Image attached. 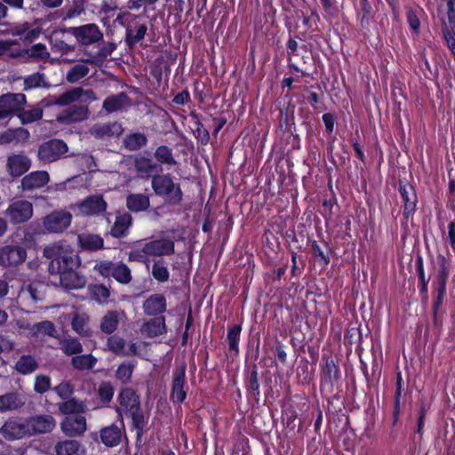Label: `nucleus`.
Masks as SVG:
<instances>
[{
	"mask_svg": "<svg viewBox=\"0 0 455 455\" xmlns=\"http://www.w3.org/2000/svg\"><path fill=\"white\" fill-rule=\"evenodd\" d=\"M44 256L50 260L49 273L53 275L61 269L77 268L80 262L77 253L64 242H57L44 249Z\"/></svg>",
	"mask_w": 455,
	"mask_h": 455,
	"instance_id": "f257e3e1",
	"label": "nucleus"
},
{
	"mask_svg": "<svg viewBox=\"0 0 455 455\" xmlns=\"http://www.w3.org/2000/svg\"><path fill=\"white\" fill-rule=\"evenodd\" d=\"M154 193L164 197L168 204L179 205L183 199L180 185L173 180L170 173L154 175L151 180Z\"/></svg>",
	"mask_w": 455,
	"mask_h": 455,
	"instance_id": "f03ea898",
	"label": "nucleus"
},
{
	"mask_svg": "<svg viewBox=\"0 0 455 455\" xmlns=\"http://www.w3.org/2000/svg\"><path fill=\"white\" fill-rule=\"evenodd\" d=\"M107 202L100 195L87 196L84 200L72 204L70 209L76 216H100L106 212Z\"/></svg>",
	"mask_w": 455,
	"mask_h": 455,
	"instance_id": "7ed1b4c3",
	"label": "nucleus"
},
{
	"mask_svg": "<svg viewBox=\"0 0 455 455\" xmlns=\"http://www.w3.org/2000/svg\"><path fill=\"white\" fill-rule=\"evenodd\" d=\"M33 204L28 200L20 199L12 202L4 213L12 224L25 223L33 216Z\"/></svg>",
	"mask_w": 455,
	"mask_h": 455,
	"instance_id": "20e7f679",
	"label": "nucleus"
},
{
	"mask_svg": "<svg viewBox=\"0 0 455 455\" xmlns=\"http://www.w3.org/2000/svg\"><path fill=\"white\" fill-rule=\"evenodd\" d=\"M72 214L64 210L53 211L43 219V227L48 233H62L71 224Z\"/></svg>",
	"mask_w": 455,
	"mask_h": 455,
	"instance_id": "39448f33",
	"label": "nucleus"
},
{
	"mask_svg": "<svg viewBox=\"0 0 455 455\" xmlns=\"http://www.w3.org/2000/svg\"><path fill=\"white\" fill-rule=\"evenodd\" d=\"M27 99L23 93H7L0 96V120L12 115L18 116L21 108L25 107Z\"/></svg>",
	"mask_w": 455,
	"mask_h": 455,
	"instance_id": "423d86ee",
	"label": "nucleus"
},
{
	"mask_svg": "<svg viewBox=\"0 0 455 455\" xmlns=\"http://www.w3.org/2000/svg\"><path fill=\"white\" fill-rule=\"evenodd\" d=\"M118 405L116 408L118 418L122 420L132 411H136L140 406V398L136 392L130 387L123 388L117 396Z\"/></svg>",
	"mask_w": 455,
	"mask_h": 455,
	"instance_id": "0eeeda50",
	"label": "nucleus"
},
{
	"mask_svg": "<svg viewBox=\"0 0 455 455\" xmlns=\"http://www.w3.org/2000/svg\"><path fill=\"white\" fill-rule=\"evenodd\" d=\"M68 151L67 144L60 140H51L43 143L38 149L40 161L52 163L60 159Z\"/></svg>",
	"mask_w": 455,
	"mask_h": 455,
	"instance_id": "6e6552de",
	"label": "nucleus"
},
{
	"mask_svg": "<svg viewBox=\"0 0 455 455\" xmlns=\"http://www.w3.org/2000/svg\"><path fill=\"white\" fill-rule=\"evenodd\" d=\"M26 419L28 436L51 433L56 427V420L50 414H39Z\"/></svg>",
	"mask_w": 455,
	"mask_h": 455,
	"instance_id": "1a4fd4ad",
	"label": "nucleus"
},
{
	"mask_svg": "<svg viewBox=\"0 0 455 455\" xmlns=\"http://www.w3.org/2000/svg\"><path fill=\"white\" fill-rule=\"evenodd\" d=\"M89 132L97 140H109L119 138L124 128L118 122L97 123L90 128Z\"/></svg>",
	"mask_w": 455,
	"mask_h": 455,
	"instance_id": "9d476101",
	"label": "nucleus"
},
{
	"mask_svg": "<svg viewBox=\"0 0 455 455\" xmlns=\"http://www.w3.org/2000/svg\"><path fill=\"white\" fill-rule=\"evenodd\" d=\"M134 170L138 176L142 179H148L160 173L163 167L158 164L151 156L139 154L134 157Z\"/></svg>",
	"mask_w": 455,
	"mask_h": 455,
	"instance_id": "9b49d317",
	"label": "nucleus"
},
{
	"mask_svg": "<svg viewBox=\"0 0 455 455\" xmlns=\"http://www.w3.org/2000/svg\"><path fill=\"white\" fill-rule=\"evenodd\" d=\"M0 434L9 441L21 439L28 435L27 419L12 418L1 427Z\"/></svg>",
	"mask_w": 455,
	"mask_h": 455,
	"instance_id": "f8f14e48",
	"label": "nucleus"
},
{
	"mask_svg": "<svg viewBox=\"0 0 455 455\" xmlns=\"http://www.w3.org/2000/svg\"><path fill=\"white\" fill-rule=\"evenodd\" d=\"M72 35L83 45H91L103 38V34L96 24L90 23L71 28Z\"/></svg>",
	"mask_w": 455,
	"mask_h": 455,
	"instance_id": "ddd939ff",
	"label": "nucleus"
},
{
	"mask_svg": "<svg viewBox=\"0 0 455 455\" xmlns=\"http://www.w3.org/2000/svg\"><path fill=\"white\" fill-rule=\"evenodd\" d=\"M187 392L186 365L183 364L172 371L171 399L173 403H182L187 397Z\"/></svg>",
	"mask_w": 455,
	"mask_h": 455,
	"instance_id": "4468645a",
	"label": "nucleus"
},
{
	"mask_svg": "<svg viewBox=\"0 0 455 455\" xmlns=\"http://www.w3.org/2000/svg\"><path fill=\"white\" fill-rule=\"evenodd\" d=\"M399 194L403 204V214L408 220L413 216L417 210L418 197L415 188L409 183L401 182Z\"/></svg>",
	"mask_w": 455,
	"mask_h": 455,
	"instance_id": "2eb2a0df",
	"label": "nucleus"
},
{
	"mask_svg": "<svg viewBox=\"0 0 455 455\" xmlns=\"http://www.w3.org/2000/svg\"><path fill=\"white\" fill-rule=\"evenodd\" d=\"M60 429L68 437L82 436L87 429L86 419L83 415L67 416L60 422Z\"/></svg>",
	"mask_w": 455,
	"mask_h": 455,
	"instance_id": "dca6fc26",
	"label": "nucleus"
},
{
	"mask_svg": "<svg viewBox=\"0 0 455 455\" xmlns=\"http://www.w3.org/2000/svg\"><path fill=\"white\" fill-rule=\"evenodd\" d=\"M27 258L26 250L18 245H7L0 249V265L12 267L21 264Z\"/></svg>",
	"mask_w": 455,
	"mask_h": 455,
	"instance_id": "f3484780",
	"label": "nucleus"
},
{
	"mask_svg": "<svg viewBox=\"0 0 455 455\" xmlns=\"http://www.w3.org/2000/svg\"><path fill=\"white\" fill-rule=\"evenodd\" d=\"M174 242L169 238L151 240L145 243V251L149 257L169 256L174 253Z\"/></svg>",
	"mask_w": 455,
	"mask_h": 455,
	"instance_id": "a211bd4d",
	"label": "nucleus"
},
{
	"mask_svg": "<svg viewBox=\"0 0 455 455\" xmlns=\"http://www.w3.org/2000/svg\"><path fill=\"white\" fill-rule=\"evenodd\" d=\"M448 21L443 22V32L449 49L455 57V0H448Z\"/></svg>",
	"mask_w": 455,
	"mask_h": 455,
	"instance_id": "6ab92c4d",
	"label": "nucleus"
},
{
	"mask_svg": "<svg viewBox=\"0 0 455 455\" xmlns=\"http://www.w3.org/2000/svg\"><path fill=\"white\" fill-rule=\"evenodd\" d=\"M89 109L84 105H73L60 113L56 121L60 124H69L87 119Z\"/></svg>",
	"mask_w": 455,
	"mask_h": 455,
	"instance_id": "aec40b11",
	"label": "nucleus"
},
{
	"mask_svg": "<svg viewBox=\"0 0 455 455\" xmlns=\"http://www.w3.org/2000/svg\"><path fill=\"white\" fill-rule=\"evenodd\" d=\"M76 269H61L60 273H55L53 275H58L61 287L67 290H77L85 285V279L79 275Z\"/></svg>",
	"mask_w": 455,
	"mask_h": 455,
	"instance_id": "412c9836",
	"label": "nucleus"
},
{
	"mask_svg": "<svg viewBox=\"0 0 455 455\" xmlns=\"http://www.w3.org/2000/svg\"><path fill=\"white\" fill-rule=\"evenodd\" d=\"M50 181L49 173L46 171H36L25 175L20 182L23 191H32L44 187Z\"/></svg>",
	"mask_w": 455,
	"mask_h": 455,
	"instance_id": "4be33fe9",
	"label": "nucleus"
},
{
	"mask_svg": "<svg viewBox=\"0 0 455 455\" xmlns=\"http://www.w3.org/2000/svg\"><path fill=\"white\" fill-rule=\"evenodd\" d=\"M30 159L21 154H13L7 158L6 168L8 173L12 177H20L29 170Z\"/></svg>",
	"mask_w": 455,
	"mask_h": 455,
	"instance_id": "5701e85b",
	"label": "nucleus"
},
{
	"mask_svg": "<svg viewBox=\"0 0 455 455\" xmlns=\"http://www.w3.org/2000/svg\"><path fill=\"white\" fill-rule=\"evenodd\" d=\"M8 32L12 36H19L22 40L31 41L40 35L41 29L35 28L28 22H23L12 25Z\"/></svg>",
	"mask_w": 455,
	"mask_h": 455,
	"instance_id": "b1692460",
	"label": "nucleus"
},
{
	"mask_svg": "<svg viewBox=\"0 0 455 455\" xmlns=\"http://www.w3.org/2000/svg\"><path fill=\"white\" fill-rule=\"evenodd\" d=\"M142 308L148 315H160L166 309V299L163 294H152L144 301Z\"/></svg>",
	"mask_w": 455,
	"mask_h": 455,
	"instance_id": "393cba45",
	"label": "nucleus"
},
{
	"mask_svg": "<svg viewBox=\"0 0 455 455\" xmlns=\"http://www.w3.org/2000/svg\"><path fill=\"white\" fill-rule=\"evenodd\" d=\"M54 451L56 455H85V448L80 442L73 439L58 442Z\"/></svg>",
	"mask_w": 455,
	"mask_h": 455,
	"instance_id": "a878e982",
	"label": "nucleus"
},
{
	"mask_svg": "<svg viewBox=\"0 0 455 455\" xmlns=\"http://www.w3.org/2000/svg\"><path fill=\"white\" fill-rule=\"evenodd\" d=\"M87 410L85 401L73 397L68 398L65 402L59 404V411L64 415H83Z\"/></svg>",
	"mask_w": 455,
	"mask_h": 455,
	"instance_id": "bb28decb",
	"label": "nucleus"
},
{
	"mask_svg": "<svg viewBox=\"0 0 455 455\" xmlns=\"http://www.w3.org/2000/svg\"><path fill=\"white\" fill-rule=\"evenodd\" d=\"M140 331L148 338H155L166 332L165 318L164 316L155 317L145 323Z\"/></svg>",
	"mask_w": 455,
	"mask_h": 455,
	"instance_id": "cd10ccee",
	"label": "nucleus"
},
{
	"mask_svg": "<svg viewBox=\"0 0 455 455\" xmlns=\"http://www.w3.org/2000/svg\"><path fill=\"white\" fill-rule=\"evenodd\" d=\"M78 244L83 250L97 251L103 248V238L99 235L83 233L77 237Z\"/></svg>",
	"mask_w": 455,
	"mask_h": 455,
	"instance_id": "c85d7f7f",
	"label": "nucleus"
},
{
	"mask_svg": "<svg viewBox=\"0 0 455 455\" xmlns=\"http://www.w3.org/2000/svg\"><path fill=\"white\" fill-rule=\"evenodd\" d=\"M339 370L332 360L327 361L323 370L321 386L332 388L333 384L339 379Z\"/></svg>",
	"mask_w": 455,
	"mask_h": 455,
	"instance_id": "c756f323",
	"label": "nucleus"
},
{
	"mask_svg": "<svg viewBox=\"0 0 455 455\" xmlns=\"http://www.w3.org/2000/svg\"><path fill=\"white\" fill-rule=\"evenodd\" d=\"M447 276H448V272H447L446 268L443 267L439 271L436 280L434 282L435 290L436 292V298H435V304H434V308L435 311L442 305L444 295L446 293Z\"/></svg>",
	"mask_w": 455,
	"mask_h": 455,
	"instance_id": "7c9ffc66",
	"label": "nucleus"
},
{
	"mask_svg": "<svg viewBox=\"0 0 455 455\" xmlns=\"http://www.w3.org/2000/svg\"><path fill=\"white\" fill-rule=\"evenodd\" d=\"M24 404L22 396L17 393H7L0 395V411L5 412L20 408Z\"/></svg>",
	"mask_w": 455,
	"mask_h": 455,
	"instance_id": "2f4dec72",
	"label": "nucleus"
},
{
	"mask_svg": "<svg viewBox=\"0 0 455 455\" xmlns=\"http://www.w3.org/2000/svg\"><path fill=\"white\" fill-rule=\"evenodd\" d=\"M72 330L78 335L89 337L91 329L89 327V316L84 313H76L71 318Z\"/></svg>",
	"mask_w": 455,
	"mask_h": 455,
	"instance_id": "473e14b6",
	"label": "nucleus"
},
{
	"mask_svg": "<svg viewBox=\"0 0 455 455\" xmlns=\"http://www.w3.org/2000/svg\"><path fill=\"white\" fill-rule=\"evenodd\" d=\"M98 359L92 354H78L71 358V364L77 371H91L97 364Z\"/></svg>",
	"mask_w": 455,
	"mask_h": 455,
	"instance_id": "72a5a7b5",
	"label": "nucleus"
},
{
	"mask_svg": "<svg viewBox=\"0 0 455 455\" xmlns=\"http://www.w3.org/2000/svg\"><path fill=\"white\" fill-rule=\"evenodd\" d=\"M123 144L126 149L137 151L148 144V138L144 133L132 132L124 137Z\"/></svg>",
	"mask_w": 455,
	"mask_h": 455,
	"instance_id": "f704fd0d",
	"label": "nucleus"
},
{
	"mask_svg": "<svg viewBox=\"0 0 455 455\" xmlns=\"http://www.w3.org/2000/svg\"><path fill=\"white\" fill-rule=\"evenodd\" d=\"M101 442L108 447H114L121 441V430L118 427L112 425L100 431Z\"/></svg>",
	"mask_w": 455,
	"mask_h": 455,
	"instance_id": "c9c22d12",
	"label": "nucleus"
},
{
	"mask_svg": "<svg viewBox=\"0 0 455 455\" xmlns=\"http://www.w3.org/2000/svg\"><path fill=\"white\" fill-rule=\"evenodd\" d=\"M132 225V217L128 213H124L116 216V221L111 228V235L114 237L119 238L126 235L127 229Z\"/></svg>",
	"mask_w": 455,
	"mask_h": 455,
	"instance_id": "e433bc0d",
	"label": "nucleus"
},
{
	"mask_svg": "<svg viewBox=\"0 0 455 455\" xmlns=\"http://www.w3.org/2000/svg\"><path fill=\"white\" fill-rule=\"evenodd\" d=\"M38 368L36 359L30 355L20 356L15 363V370L23 375L34 372Z\"/></svg>",
	"mask_w": 455,
	"mask_h": 455,
	"instance_id": "4c0bfd02",
	"label": "nucleus"
},
{
	"mask_svg": "<svg viewBox=\"0 0 455 455\" xmlns=\"http://www.w3.org/2000/svg\"><path fill=\"white\" fill-rule=\"evenodd\" d=\"M127 208L132 212H141L149 207V197L143 194H132L126 199Z\"/></svg>",
	"mask_w": 455,
	"mask_h": 455,
	"instance_id": "58836bf2",
	"label": "nucleus"
},
{
	"mask_svg": "<svg viewBox=\"0 0 455 455\" xmlns=\"http://www.w3.org/2000/svg\"><path fill=\"white\" fill-rule=\"evenodd\" d=\"M127 102V95L124 92H121L107 98L102 107L107 112L112 113L123 109Z\"/></svg>",
	"mask_w": 455,
	"mask_h": 455,
	"instance_id": "ea45409f",
	"label": "nucleus"
},
{
	"mask_svg": "<svg viewBox=\"0 0 455 455\" xmlns=\"http://www.w3.org/2000/svg\"><path fill=\"white\" fill-rule=\"evenodd\" d=\"M40 87H50V84L46 82L45 75L44 73L36 72L23 78V89L25 91Z\"/></svg>",
	"mask_w": 455,
	"mask_h": 455,
	"instance_id": "a19ab883",
	"label": "nucleus"
},
{
	"mask_svg": "<svg viewBox=\"0 0 455 455\" xmlns=\"http://www.w3.org/2000/svg\"><path fill=\"white\" fill-rule=\"evenodd\" d=\"M44 286L39 282L32 283L20 291V296L27 299L30 298L33 301L42 300L44 293Z\"/></svg>",
	"mask_w": 455,
	"mask_h": 455,
	"instance_id": "79ce46f5",
	"label": "nucleus"
},
{
	"mask_svg": "<svg viewBox=\"0 0 455 455\" xmlns=\"http://www.w3.org/2000/svg\"><path fill=\"white\" fill-rule=\"evenodd\" d=\"M154 156L156 160V162L161 166L163 164L170 166L177 164L172 148L167 146L162 145L157 147L155 150Z\"/></svg>",
	"mask_w": 455,
	"mask_h": 455,
	"instance_id": "37998d69",
	"label": "nucleus"
},
{
	"mask_svg": "<svg viewBox=\"0 0 455 455\" xmlns=\"http://www.w3.org/2000/svg\"><path fill=\"white\" fill-rule=\"evenodd\" d=\"M17 116L22 124H28L43 117V109L39 107H31L28 109H25L23 107L19 111Z\"/></svg>",
	"mask_w": 455,
	"mask_h": 455,
	"instance_id": "c03bdc74",
	"label": "nucleus"
},
{
	"mask_svg": "<svg viewBox=\"0 0 455 455\" xmlns=\"http://www.w3.org/2000/svg\"><path fill=\"white\" fill-rule=\"evenodd\" d=\"M60 348L66 355H77L84 350L81 342L75 338L64 339L60 342Z\"/></svg>",
	"mask_w": 455,
	"mask_h": 455,
	"instance_id": "a18cd8bd",
	"label": "nucleus"
},
{
	"mask_svg": "<svg viewBox=\"0 0 455 455\" xmlns=\"http://www.w3.org/2000/svg\"><path fill=\"white\" fill-rule=\"evenodd\" d=\"M148 27L145 24L137 25L126 29V42L130 46L140 43L145 36Z\"/></svg>",
	"mask_w": 455,
	"mask_h": 455,
	"instance_id": "49530a36",
	"label": "nucleus"
},
{
	"mask_svg": "<svg viewBox=\"0 0 455 455\" xmlns=\"http://www.w3.org/2000/svg\"><path fill=\"white\" fill-rule=\"evenodd\" d=\"M127 417L132 419V425L137 432V436L138 438H140L143 435L144 428L148 424V417L143 413V411L140 409V406L136 411H134L128 414Z\"/></svg>",
	"mask_w": 455,
	"mask_h": 455,
	"instance_id": "de8ad7c7",
	"label": "nucleus"
},
{
	"mask_svg": "<svg viewBox=\"0 0 455 455\" xmlns=\"http://www.w3.org/2000/svg\"><path fill=\"white\" fill-rule=\"evenodd\" d=\"M90 68L84 63L73 66L67 73L66 79L68 83L75 84L89 74Z\"/></svg>",
	"mask_w": 455,
	"mask_h": 455,
	"instance_id": "09e8293b",
	"label": "nucleus"
},
{
	"mask_svg": "<svg viewBox=\"0 0 455 455\" xmlns=\"http://www.w3.org/2000/svg\"><path fill=\"white\" fill-rule=\"evenodd\" d=\"M112 276L120 283L127 284L132 281L130 267L123 262H116Z\"/></svg>",
	"mask_w": 455,
	"mask_h": 455,
	"instance_id": "8fccbe9b",
	"label": "nucleus"
},
{
	"mask_svg": "<svg viewBox=\"0 0 455 455\" xmlns=\"http://www.w3.org/2000/svg\"><path fill=\"white\" fill-rule=\"evenodd\" d=\"M107 347L109 351L118 356L127 355V353H125L126 342L118 335H112L108 339Z\"/></svg>",
	"mask_w": 455,
	"mask_h": 455,
	"instance_id": "3c124183",
	"label": "nucleus"
},
{
	"mask_svg": "<svg viewBox=\"0 0 455 455\" xmlns=\"http://www.w3.org/2000/svg\"><path fill=\"white\" fill-rule=\"evenodd\" d=\"M79 92L80 91H77L76 87L68 90L60 94L59 97H56L52 100V104L60 107L69 106L79 100Z\"/></svg>",
	"mask_w": 455,
	"mask_h": 455,
	"instance_id": "603ef678",
	"label": "nucleus"
},
{
	"mask_svg": "<svg viewBox=\"0 0 455 455\" xmlns=\"http://www.w3.org/2000/svg\"><path fill=\"white\" fill-rule=\"evenodd\" d=\"M152 276L160 283L169 280L170 273L166 263L163 259L156 260L152 266Z\"/></svg>",
	"mask_w": 455,
	"mask_h": 455,
	"instance_id": "864d4df0",
	"label": "nucleus"
},
{
	"mask_svg": "<svg viewBox=\"0 0 455 455\" xmlns=\"http://www.w3.org/2000/svg\"><path fill=\"white\" fill-rule=\"evenodd\" d=\"M21 55L18 43L12 40H0V56L16 58Z\"/></svg>",
	"mask_w": 455,
	"mask_h": 455,
	"instance_id": "5fc2aeb1",
	"label": "nucleus"
},
{
	"mask_svg": "<svg viewBox=\"0 0 455 455\" xmlns=\"http://www.w3.org/2000/svg\"><path fill=\"white\" fill-rule=\"evenodd\" d=\"M118 325V318L116 312L108 311L102 318L100 330L107 334L113 333Z\"/></svg>",
	"mask_w": 455,
	"mask_h": 455,
	"instance_id": "6e6d98bb",
	"label": "nucleus"
},
{
	"mask_svg": "<svg viewBox=\"0 0 455 455\" xmlns=\"http://www.w3.org/2000/svg\"><path fill=\"white\" fill-rule=\"evenodd\" d=\"M91 295L99 304H108L109 302L110 291L103 284H96L91 288Z\"/></svg>",
	"mask_w": 455,
	"mask_h": 455,
	"instance_id": "4d7b16f0",
	"label": "nucleus"
},
{
	"mask_svg": "<svg viewBox=\"0 0 455 455\" xmlns=\"http://www.w3.org/2000/svg\"><path fill=\"white\" fill-rule=\"evenodd\" d=\"M135 362H123L116 371V378L123 383H127L131 380L133 370L135 368Z\"/></svg>",
	"mask_w": 455,
	"mask_h": 455,
	"instance_id": "13d9d810",
	"label": "nucleus"
},
{
	"mask_svg": "<svg viewBox=\"0 0 455 455\" xmlns=\"http://www.w3.org/2000/svg\"><path fill=\"white\" fill-rule=\"evenodd\" d=\"M242 331V327L240 324L233 325L228 331L227 339L228 341V347L230 351L238 353V343L240 339V335Z\"/></svg>",
	"mask_w": 455,
	"mask_h": 455,
	"instance_id": "bf43d9fd",
	"label": "nucleus"
},
{
	"mask_svg": "<svg viewBox=\"0 0 455 455\" xmlns=\"http://www.w3.org/2000/svg\"><path fill=\"white\" fill-rule=\"evenodd\" d=\"M31 331L35 335L42 334L53 337L56 332V329L52 322L42 321L40 323H35L31 328Z\"/></svg>",
	"mask_w": 455,
	"mask_h": 455,
	"instance_id": "052dcab7",
	"label": "nucleus"
},
{
	"mask_svg": "<svg viewBox=\"0 0 455 455\" xmlns=\"http://www.w3.org/2000/svg\"><path fill=\"white\" fill-rule=\"evenodd\" d=\"M114 387L110 382H102L98 388V395L102 404H108L114 396Z\"/></svg>",
	"mask_w": 455,
	"mask_h": 455,
	"instance_id": "680f3d73",
	"label": "nucleus"
},
{
	"mask_svg": "<svg viewBox=\"0 0 455 455\" xmlns=\"http://www.w3.org/2000/svg\"><path fill=\"white\" fill-rule=\"evenodd\" d=\"M53 391L60 399L67 400L74 394L75 387L70 381H62L54 387Z\"/></svg>",
	"mask_w": 455,
	"mask_h": 455,
	"instance_id": "e2e57ef3",
	"label": "nucleus"
},
{
	"mask_svg": "<svg viewBox=\"0 0 455 455\" xmlns=\"http://www.w3.org/2000/svg\"><path fill=\"white\" fill-rule=\"evenodd\" d=\"M29 57L38 59L42 60H48L50 58V52L44 44H36L28 50Z\"/></svg>",
	"mask_w": 455,
	"mask_h": 455,
	"instance_id": "0e129e2a",
	"label": "nucleus"
},
{
	"mask_svg": "<svg viewBox=\"0 0 455 455\" xmlns=\"http://www.w3.org/2000/svg\"><path fill=\"white\" fill-rule=\"evenodd\" d=\"M116 262L101 260L95 264L94 270L103 277L112 276Z\"/></svg>",
	"mask_w": 455,
	"mask_h": 455,
	"instance_id": "69168bd1",
	"label": "nucleus"
},
{
	"mask_svg": "<svg viewBox=\"0 0 455 455\" xmlns=\"http://www.w3.org/2000/svg\"><path fill=\"white\" fill-rule=\"evenodd\" d=\"M51 388V379L46 375H37L35 379L34 390L44 394Z\"/></svg>",
	"mask_w": 455,
	"mask_h": 455,
	"instance_id": "338daca9",
	"label": "nucleus"
},
{
	"mask_svg": "<svg viewBox=\"0 0 455 455\" xmlns=\"http://www.w3.org/2000/svg\"><path fill=\"white\" fill-rule=\"evenodd\" d=\"M148 254L145 251V243L141 249H133L128 254L130 261H136L147 264L148 262Z\"/></svg>",
	"mask_w": 455,
	"mask_h": 455,
	"instance_id": "774afa93",
	"label": "nucleus"
}]
</instances>
